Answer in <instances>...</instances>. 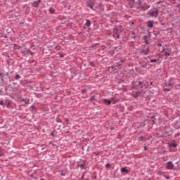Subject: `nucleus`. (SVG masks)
I'll return each mask as SVG.
<instances>
[{
  "instance_id": "f257e3e1",
  "label": "nucleus",
  "mask_w": 180,
  "mask_h": 180,
  "mask_svg": "<svg viewBox=\"0 0 180 180\" xmlns=\"http://www.w3.org/2000/svg\"><path fill=\"white\" fill-rule=\"evenodd\" d=\"M146 84H144V83L141 82H136L135 83H134V86L133 88L134 89H139V88H143V86H145Z\"/></svg>"
},
{
  "instance_id": "f03ea898",
  "label": "nucleus",
  "mask_w": 180,
  "mask_h": 180,
  "mask_svg": "<svg viewBox=\"0 0 180 180\" xmlns=\"http://www.w3.org/2000/svg\"><path fill=\"white\" fill-rule=\"evenodd\" d=\"M128 2L131 5V8H134V6L140 5V0H128Z\"/></svg>"
},
{
  "instance_id": "7ed1b4c3",
  "label": "nucleus",
  "mask_w": 180,
  "mask_h": 180,
  "mask_svg": "<svg viewBox=\"0 0 180 180\" xmlns=\"http://www.w3.org/2000/svg\"><path fill=\"white\" fill-rule=\"evenodd\" d=\"M171 49H165L163 50V56L164 57H169L171 56Z\"/></svg>"
},
{
  "instance_id": "20e7f679",
  "label": "nucleus",
  "mask_w": 180,
  "mask_h": 180,
  "mask_svg": "<svg viewBox=\"0 0 180 180\" xmlns=\"http://www.w3.org/2000/svg\"><path fill=\"white\" fill-rule=\"evenodd\" d=\"M150 53V47L146 46L142 49V51H141V53H142L143 56H147Z\"/></svg>"
},
{
  "instance_id": "39448f33",
  "label": "nucleus",
  "mask_w": 180,
  "mask_h": 180,
  "mask_svg": "<svg viewBox=\"0 0 180 180\" xmlns=\"http://www.w3.org/2000/svg\"><path fill=\"white\" fill-rule=\"evenodd\" d=\"M158 10L155 11H152L150 13H149L150 16H151V18H154L155 19L158 18Z\"/></svg>"
},
{
  "instance_id": "423d86ee",
  "label": "nucleus",
  "mask_w": 180,
  "mask_h": 180,
  "mask_svg": "<svg viewBox=\"0 0 180 180\" xmlns=\"http://www.w3.org/2000/svg\"><path fill=\"white\" fill-rule=\"evenodd\" d=\"M165 168H167V169H172V168H174V164H172V162L165 163Z\"/></svg>"
},
{
  "instance_id": "0eeeda50",
  "label": "nucleus",
  "mask_w": 180,
  "mask_h": 180,
  "mask_svg": "<svg viewBox=\"0 0 180 180\" xmlns=\"http://www.w3.org/2000/svg\"><path fill=\"white\" fill-rule=\"evenodd\" d=\"M87 6H88L89 8L94 10V6H95V3H94V1H89L87 2Z\"/></svg>"
},
{
  "instance_id": "6e6552de",
  "label": "nucleus",
  "mask_w": 180,
  "mask_h": 180,
  "mask_svg": "<svg viewBox=\"0 0 180 180\" xmlns=\"http://www.w3.org/2000/svg\"><path fill=\"white\" fill-rule=\"evenodd\" d=\"M147 26H148V27H150V28L154 27V22H153L151 20L148 21Z\"/></svg>"
},
{
  "instance_id": "1a4fd4ad",
  "label": "nucleus",
  "mask_w": 180,
  "mask_h": 180,
  "mask_svg": "<svg viewBox=\"0 0 180 180\" xmlns=\"http://www.w3.org/2000/svg\"><path fill=\"white\" fill-rule=\"evenodd\" d=\"M103 102L105 105H110V100H108L107 98L103 99Z\"/></svg>"
},
{
  "instance_id": "9d476101",
  "label": "nucleus",
  "mask_w": 180,
  "mask_h": 180,
  "mask_svg": "<svg viewBox=\"0 0 180 180\" xmlns=\"http://www.w3.org/2000/svg\"><path fill=\"white\" fill-rule=\"evenodd\" d=\"M139 95H140V91H136L135 93H133L132 96H134V98H137Z\"/></svg>"
},
{
  "instance_id": "9b49d317",
  "label": "nucleus",
  "mask_w": 180,
  "mask_h": 180,
  "mask_svg": "<svg viewBox=\"0 0 180 180\" xmlns=\"http://www.w3.org/2000/svg\"><path fill=\"white\" fill-rule=\"evenodd\" d=\"M39 4H40V0H38L37 1L34 2L33 6H34V8H37V6H39Z\"/></svg>"
},
{
  "instance_id": "f8f14e48",
  "label": "nucleus",
  "mask_w": 180,
  "mask_h": 180,
  "mask_svg": "<svg viewBox=\"0 0 180 180\" xmlns=\"http://www.w3.org/2000/svg\"><path fill=\"white\" fill-rule=\"evenodd\" d=\"M121 172H122V174H124V172H126V174H127V173L129 172V170H127V169H126V167H122V168H121Z\"/></svg>"
},
{
  "instance_id": "ddd939ff",
  "label": "nucleus",
  "mask_w": 180,
  "mask_h": 180,
  "mask_svg": "<svg viewBox=\"0 0 180 180\" xmlns=\"http://www.w3.org/2000/svg\"><path fill=\"white\" fill-rule=\"evenodd\" d=\"M85 165H86V164H85V162H83L82 164H79L78 167H79L80 168H82V169H83V168H85Z\"/></svg>"
},
{
  "instance_id": "4468645a",
  "label": "nucleus",
  "mask_w": 180,
  "mask_h": 180,
  "mask_svg": "<svg viewBox=\"0 0 180 180\" xmlns=\"http://www.w3.org/2000/svg\"><path fill=\"white\" fill-rule=\"evenodd\" d=\"M166 86H174V83L167 82H166Z\"/></svg>"
},
{
  "instance_id": "2eb2a0df",
  "label": "nucleus",
  "mask_w": 180,
  "mask_h": 180,
  "mask_svg": "<svg viewBox=\"0 0 180 180\" xmlns=\"http://www.w3.org/2000/svg\"><path fill=\"white\" fill-rule=\"evenodd\" d=\"M85 25H86V26H87V27H89V26H91V20H86Z\"/></svg>"
},
{
  "instance_id": "dca6fc26",
  "label": "nucleus",
  "mask_w": 180,
  "mask_h": 180,
  "mask_svg": "<svg viewBox=\"0 0 180 180\" xmlns=\"http://www.w3.org/2000/svg\"><path fill=\"white\" fill-rule=\"evenodd\" d=\"M110 103H112L113 105L116 104V100H115V98H112L110 100Z\"/></svg>"
},
{
  "instance_id": "f3484780",
  "label": "nucleus",
  "mask_w": 180,
  "mask_h": 180,
  "mask_svg": "<svg viewBox=\"0 0 180 180\" xmlns=\"http://www.w3.org/2000/svg\"><path fill=\"white\" fill-rule=\"evenodd\" d=\"M49 12H50V13H54L56 12V11L54 10V8H49Z\"/></svg>"
},
{
  "instance_id": "a211bd4d",
  "label": "nucleus",
  "mask_w": 180,
  "mask_h": 180,
  "mask_svg": "<svg viewBox=\"0 0 180 180\" xmlns=\"http://www.w3.org/2000/svg\"><path fill=\"white\" fill-rule=\"evenodd\" d=\"M15 79H20V75H16L15 77Z\"/></svg>"
},
{
  "instance_id": "6ab92c4d",
  "label": "nucleus",
  "mask_w": 180,
  "mask_h": 180,
  "mask_svg": "<svg viewBox=\"0 0 180 180\" xmlns=\"http://www.w3.org/2000/svg\"><path fill=\"white\" fill-rule=\"evenodd\" d=\"M105 167H106V168H110V163H107L105 165Z\"/></svg>"
},
{
  "instance_id": "aec40b11",
  "label": "nucleus",
  "mask_w": 180,
  "mask_h": 180,
  "mask_svg": "<svg viewBox=\"0 0 180 180\" xmlns=\"http://www.w3.org/2000/svg\"><path fill=\"white\" fill-rule=\"evenodd\" d=\"M150 63H157V60L155 59H151Z\"/></svg>"
},
{
  "instance_id": "412c9836",
  "label": "nucleus",
  "mask_w": 180,
  "mask_h": 180,
  "mask_svg": "<svg viewBox=\"0 0 180 180\" xmlns=\"http://www.w3.org/2000/svg\"><path fill=\"white\" fill-rule=\"evenodd\" d=\"M170 146L171 147H174V148L176 147V144L175 143H172Z\"/></svg>"
},
{
  "instance_id": "4be33fe9",
  "label": "nucleus",
  "mask_w": 180,
  "mask_h": 180,
  "mask_svg": "<svg viewBox=\"0 0 180 180\" xmlns=\"http://www.w3.org/2000/svg\"><path fill=\"white\" fill-rule=\"evenodd\" d=\"M23 102H25V103H29V101L22 99Z\"/></svg>"
},
{
  "instance_id": "5701e85b",
  "label": "nucleus",
  "mask_w": 180,
  "mask_h": 180,
  "mask_svg": "<svg viewBox=\"0 0 180 180\" xmlns=\"http://www.w3.org/2000/svg\"><path fill=\"white\" fill-rule=\"evenodd\" d=\"M27 53H30V54L32 55V56H33V53L32 52H31V51L30 50H27Z\"/></svg>"
},
{
  "instance_id": "b1692460",
  "label": "nucleus",
  "mask_w": 180,
  "mask_h": 180,
  "mask_svg": "<svg viewBox=\"0 0 180 180\" xmlns=\"http://www.w3.org/2000/svg\"><path fill=\"white\" fill-rule=\"evenodd\" d=\"M140 139H141V140H144V137H143V136H141V137H140Z\"/></svg>"
},
{
  "instance_id": "393cba45",
  "label": "nucleus",
  "mask_w": 180,
  "mask_h": 180,
  "mask_svg": "<svg viewBox=\"0 0 180 180\" xmlns=\"http://www.w3.org/2000/svg\"><path fill=\"white\" fill-rule=\"evenodd\" d=\"M169 91V89H165V91Z\"/></svg>"
},
{
  "instance_id": "a878e982",
  "label": "nucleus",
  "mask_w": 180,
  "mask_h": 180,
  "mask_svg": "<svg viewBox=\"0 0 180 180\" xmlns=\"http://www.w3.org/2000/svg\"><path fill=\"white\" fill-rule=\"evenodd\" d=\"M0 105H4V101H1Z\"/></svg>"
},
{
  "instance_id": "bb28decb",
  "label": "nucleus",
  "mask_w": 180,
  "mask_h": 180,
  "mask_svg": "<svg viewBox=\"0 0 180 180\" xmlns=\"http://www.w3.org/2000/svg\"><path fill=\"white\" fill-rule=\"evenodd\" d=\"M146 39H147V37L145 36L144 37V40H146Z\"/></svg>"
},
{
  "instance_id": "cd10ccee",
  "label": "nucleus",
  "mask_w": 180,
  "mask_h": 180,
  "mask_svg": "<svg viewBox=\"0 0 180 180\" xmlns=\"http://www.w3.org/2000/svg\"><path fill=\"white\" fill-rule=\"evenodd\" d=\"M167 179H169V176H166Z\"/></svg>"
},
{
  "instance_id": "c85d7f7f",
  "label": "nucleus",
  "mask_w": 180,
  "mask_h": 180,
  "mask_svg": "<svg viewBox=\"0 0 180 180\" xmlns=\"http://www.w3.org/2000/svg\"><path fill=\"white\" fill-rule=\"evenodd\" d=\"M148 8H150V6H148V7L146 8V9H148Z\"/></svg>"
},
{
  "instance_id": "c756f323",
  "label": "nucleus",
  "mask_w": 180,
  "mask_h": 180,
  "mask_svg": "<svg viewBox=\"0 0 180 180\" xmlns=\"http://www.w3.org/2000/svg\"><path fill=\"white\" fill-rule=\"evenodd\" d=\"M51 134L52 136L53 135V133H51Z\"/></svg>"
},
{
  "instance_id": "7c9ffc66",
  "label": "nucleus",
  "mask_w": 180,
  "mask_h": 180,
  "mask_svg": "<svg viewBox=\"0 0 180 180\" xmlns=\"http://www.w3.org/2000/svg\"><path fill=\"white\" fill-rule=\"evenodd\" d=\"M179 2H180V0H179Z\"/></svg>"
}]
</instances>
